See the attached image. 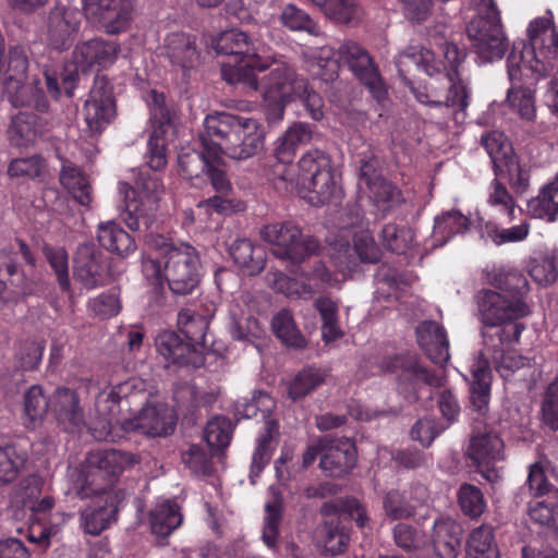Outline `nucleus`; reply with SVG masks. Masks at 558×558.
<instances>
[{
  "label": "nucleus",
  "instance_id": "nucleus-10",
  "mask_svg": "<svg viewBox=\"0 0 558 558\" xmlns=\"http://www.w3.org/2000/svg\"><path fill=\"white\" fill-rule=\"evenodd\" d=\"M259 236L274 246L275 256L293 264L302 263L319 248L317 240L303 234L292 221L268 223L260 228Z\"/></svg>",
  "mask_w": 558,
  "mask_h": 558
},
{
  "label": "nucleus",
  "instance_id": "nucleus-20",
  "mask_svg": "<svg viewBox=\"0 0 558 558\" xmlns=\"http://www.w3.org/2000/svg\"><path fill=\"white\" fill-rule=\"evenodd\" d=\"M155 345L168 364L193 367H199L203 364V356L194 344L183 341L174 331H160L156 337Z\"/></svg>",
  "mask_w": 558,
  "mask_h": 558
},
{
  "label": "nucleus",
  "instance_id": "nucleus-35",
  "mask_svg": "<svg viewBox=\"0 0 558 558\" xmlns=\"http://www.w3.org/2000/svg\"><path fill=\"white\" fill-rule=\"evenodd\" d=\"M169 60L183 69L192 68L198 59L194 39L184 33H173L165 39Z\"/></svg>",
  "mask_w": 558,
  "mask_h": 558
},
{
  "label": "nucleus",
  "instance_id": "nucleus-33",
  "mask_svg": "<svg viewBox=\"0 0 558 558\" xmlns=\"http://www.w3.org/2000/svg\"><path fill=\"white\" fill-rule=\"evenodd\" d=\"M471 402L478 411L484 412L488 407L492 373L488 359L480 353L471 366Z\"/></svg>",
  "mask_w": 558,
  "mask_h": 558
},
{
  "label": "nucleus",
  "instance_id": "nucleus-27",
  "mask_svg": "<svg viewBox=\"0 0 558 558\" xmlns=\"http://www.w3.org/2000/svg\"><path fill=\"white\" fill-rule=\"evenodd\" d=\"M26 107L34 109L35 112H19L12 118L8 130L9 140L14 146H27L37 135L44 134L49 123L48 118L44 116L48 114L49 109L46 112H39L33 106Z\"/></svg>",
  "mask_w": 558,
  "mask_h": 558
},
{
  "label": "nucleus",
  "instance_id": "nucleus-54",
  "mask_svg": "<svg viewBox=\"0 0 558 558\" xmlns=\"http://www.w3.org/2000/svg\"><path fill=\"white\" fill-rule=\"evenodd\" d=\"M203 148V151L192 150L179 155V169L184 178L190 180L193 178H198L202 173L206 172L211 160L217 159L207 153L204 145Z\"/></svg>",
  "mask_w": 558,
  "mask_h": 558
},
{
  "label": "nucleus",
  "instance_id": "nucleus-51",
  "mask_svg": "<svg viewBox=\"0 0 558 558\" xmlns=\"http://www.w3.org/2000/svg\"><path fill=\"white\" fill-rule=\"evenodd\" d=\"M280 22L293 32H306L312 36H320L322 31L316 22L303 10L294 4L286 5L280 13Z\"/></svg>",
  "mask_w": 558,
  "mask_h": 558
},
{
  "label": "nucleus",
  "instance_id": "nucleus-9",
  "mask_svg": "<svg viewBox=\"0 0 558 558\" xmlns=\"http://www.w3.org/2000/svg\"><path fill=\"white\" fill-rule=\"evenodd\" d=\"M551 22L545 17H538L532 21L527 28L531 46H513L507 58V69L509 80L521 81L524 77H533L535 74H542L545 70L544 64L535 57V48L539 44L548 40L546 48L558 56V35L550 29Z\"/></svg>",
  "mask_w": 558,
  "mask_h": 558
},
{
  "label": "nucleus",
  "instance_id": "nucleus-42",
  "mask_svg": "<svg viewBox=\"0 0 558 558\" xmlns=\"http://www.w3.org/2000/svg\"><path fill=\"white\" fill-rule=\"evenodd\" d=\"M310 71L319 80L328 83L333 82L339 74L340 60L335 51L330 47H322L311 54Z\"/></svg>",
  "mask_w": 558,
  "mask_h": 558
},
{
  "label": "nucleus",
  "instance_id": "nucleus-61",
  "mask_svg": "<svg viewBox=\"0 0 558 558\" xmlns=\"http://www.w3.org/2000/svg\"><path fill=\"white\" fill-rule=\"evenodd\" d=\"M487 204L501 214L514 217L515 202L504 183L495 178L488 189Z\"/></svg>",
  "mask_w": 558,
  "mask_h": 558
},
{
  "label": "nucleus",
  "instance_id": "nucleus-13",
  "mask_svg": "<svg viewBox=\"0 0 558 558\" xmlns=\"http://www.w3.org/2000/svg\"><path fill=\"white\" fill-rule=\"evenodd\" d=\"M340 62L348 64L349 69L369 89L373 97L381 102L387 90L374 66L367 51L354 41L341 44L337 50Z\"/></svg>",
  "mask_w": 558,
  "mask_h": 558
},
{
  "label": "nucleus",
  "instance_id": "nucleus-11",
  "mask_svg": "<svg viewBox=\"0 0 558 558\" xmlns=\"http://www.w3.org/2000/svg\"><path fill=\"white\" fill-rule=\"evenodd\" d=\"M381 368L385 372L398 373V389L410 401L417 399V389L421 384L430 387L444 385V377L422 366L416 354L408 353L388 359L381 363Z\"/></svg>",
  "mask_w": 558,
  "mask_h": 558
},
{
  "label": "nucleus",
  "instance_id": "nucleus-40",
  "mask_svg": "<svg viewBox=\"0 0 558 558\" xmlns=\"http://www.w3.org/2000/svg\"><path fill=\"white\" fill-rule=\"evenodd\" d=\"M466 556L468 558H500L490 525L482 524L472 530L466 541Z\"/></svg>",
  "mask_w": 558,
  "mask_h": 558
},
{
  "label": "nucleus",
  "instance_id": "nucleus-19",
  "mask_svg": "<svg viewBox=\"0 0 558 558\" xmlns=\"http://www.w3.org/2000/svg\"><path fill=\"white\" fill-rule=\"evenodd\" d=\"M260 89L264 99L291 100L295 94L304 93L305 80L298 76L294 69L287 63H277L258 83L255 92Z\"/></svg>",
  "mask_w": 558,
  "mask_h": 558
},
{
  "label": "nucleus",
  "instance_id": "nucleus-22",
  "mask_svg": "<svg viewBox=\"0 0 558 558\" xmlns=\"http://www.w3.org/2000/svg\"><path fill=\"white\" fill-rule=\"evenodd\" d=\"M114 484V480L98 468L92 466L86 458L73 481L72 488L82 499L104 497V500H117V495L112 490Z\"/></svg>",
  "mask_w": 558,
  "mask_h": 558
},
{
  "label": "nucleus",
  "instance_id": "nucleus-39",
  "mask_svg": "<svg viewBox=\"0 0 558 558\" xmlns=\"http://www.w3.org/2000/svg\"><path fill=\"white\" fill-rule=\"evenodd\" d=\"M269 498L265 504V520L263 527V541L268 548L277 545L279 525L282 515V496L275 487L268 489Z\"/></svg>",
  "mask_w": 558,
  "mask_h": 558
},
{
  "label": "nucleus",
  "instance_id": "nucleus-21",
  "mask_svg": "<svg viewBox=\"0 0 558 558\" xmlns=\"http://www.w3.org/2000/svg\"><path fill=\"white\" fill-rule=\"evenodd\" d=\"M356 463L354 442L348 438L329 439L320 458L319 468L328 476H342L350 472Z\"/></svg>",
  "mask_w": 558,
  "mask_h": 558
},
{
  "label": "nucleus",
  "instance_id": "nucleus-36",
  "mask_svg": "<svg viewBox=\"0 0 558 558\" xmlns=\"http://www.w3.org/2000/svg\"><path fill=\"white\" fill-rule=\"evenodd\" d=\"M117 500H104V504L98 506H88L82 513V525L86 533L98 535L106 530L117 519Z\"/></svg>",
  "mask_w": 558,
  "mask_h": 558
},
{
  "label": "nucleus",
  "instance_id": "nucleus-4",
  "mask_svg": "<svg viewBox=\"0 0 558 558\" xmlns=\"http://www.w3.org/2000/svg\"><path fill=\"white\" fill-rule=\"evenodd\" d=\"M274 184L277 189L296 193L315 206L329 203L338 193L330 159L319 149L306 151L296 165L277 168Z\"/></svg>",
  "mask_w": 558,
  "mask_h": 558
},
{
  "label": "nucleus",
  "instance_id": "nucleus-29",
  "mask_svg": "<svg viewBox=\"0 0 558 558\" xmlns=\"http://www.w3.org/2000/svg\"><path fill=\"white\" fill-rule=\"evenodd\" d=\"M279 436V424L276 420H268L264 425V432L256 439L255 449L250 465V482L256 483V478L268 465Z\"/></svg>",
  "mask_w": 558,
  "mask_h": 558
},
{
  "label": "nucleus",
  "instance_id": "nucleus-38",
  "mask_svg": "<svg viewBox=\"0 0 558 558\" xmlns=\"http://www.w3.org/2000/svg\"><path fill=\"white\" fill-rule=\"evenodd\" d=\"M86 458L92 466L98 468L116 482L125 468L134 462L131 453L116 449L93 451Z\"/></svg>",
  "mask_w": 558,
  "mask_h": 558
},
{
  "label": "nucleus",
  "instance_id": "nucleus-57",
  "mask_svg": "<svg viewBox=\"0 0 558 558\" xmlns=\"http://www.w3.org/2000/svg\"><path fill=\"white\" fill-rule=\"evenodd\" d=\"M323 13L330 20L348 24L361 15V9L354 0H327Z\"/></svg>",
  "mask_w": 558,
  "mask_h": 558
},
{
  "label": "nucleus",
  "instance_id": "nucleus-30",
  "mask_svg": "<svg viewBox=\"0 0 558 558\" xmlns=\"http://www.w3.org/2000/svg\"><path fill=\"white\" fill-rule=\"evenodd\" d=\"M233 262L246 276H255L263 271L266 254L260 246L254 245L247 239H236L229 248Z\"/></svg>",
  "mask_w": 558,
  "mask_h": 558
},
{
  "label": "nucleus",
  "instance_id": "nucleus-56",
  "mask_svg": "<svg viewBox=\"0 0 558 558\" xmlns=\"http://www.w3.org/2000/svg\"><path fill=\"white\" fill-rule=\"evenodd\" d=\"M496 178L508 182L517 191H524L529 184L527 175L522 171L515 156H510L495 169Z\"/></svg>",
  "mask_w": 558,
  "mask_h": 558
},
{
  "label": "nucleus",
  "instance_id": "nucleus-7",
  "mask_svg": "<svg viewBox=\"0 0 558 558\" xmlns=\"http://www.w3.org/2000/svg\"><path fill=\"white\" fill-rule=\"evenodd\" d=\"M477 15L469 23L466 33L477 56L485 62L504 57L508 41L499 11L493 0H470Z\"/></svg>",
  "mask_w": 558,
  "mask_h": 558
},
{
  "label": "nucleus",
  "instance_id": "nucleus-50",
  "mask_svg": "<svg viewBox=\"0 0 558 558\" xmlns=\"http://www.w3.org/2000/svg\"><path fill=\"white\" fill-rule=\"evenodd\" d=\"M178 326L192 344H204L208 320L205 316L190 308H183L178 314Z\"/></svg>",
  "mask_w": 558,
  "mask_h": 558
},
{
  "label": "nucleus",
  "instance_id": "nucleus-58",
  "mask_svg": "<svg viewBox=\"0 0 558 558\" xmlns=\"http://www.w3.org/2000/svg\"><path fill=\"white\" fill-rule=\"evenodd\" d=\"M458 501L463 513L471 518H478L486 508L481 489L471 484H463L459 488Z\"/></svg>",
  "mask_w": 558,
  "mask_h": 558
},
{
  "label": "nucleus",
  "instance_id": "nucleus-49",
  "mask_svg": "<svg viewBox=\"0 0 558 558\" xmlns=\"http://www.w3.org/2000/svg\"><path fill=\"white\" fill-rule=\"evenodd\" d=\"M61 184L72 193L73 197L83 206H89L92 203L90 185L87 178L78 168L64 165L60 173Z\"/></svg>",
  "mask_w": 558,
  "mask_h": 558
},
{
  "label": "nucleus",
  "instance_id": "nucleus-62",
  "mask_svg": "<svg viewBox=\"0 0 558 558\" xmlns=\"http://www.w3.org/2000/svg\"><path fill=\"white\" fill-rule=\"evenodd\" d=\"M46 259L54 271L63 291L70 290L69 256L63 247H45Z\"/></svg>",
  "mask_w": 558,
  "mask_h": 558
},
{
  "label": "nucleus",
  "instance_id": "nucleus-41",
  "mask_svg": "<svg viewBox=\"0 0 558 558\" xmlns=\"http://www.w3.org/2000/svg\"><path fill=\"white\" fill-rule=\"evenodd\" d=\"M539 75L541 74H535L533 77H524L521 82L529 80L536 81ZM511 83L512 86L508 89L506 101L521 119L532 121L536 116L534 93L530 88L514 85L515 83H520V81H511Z\"/></svg>",
  "mask_w": 558,
  "mask_h": 558
},
{
  "label": "nucleus",
  "instance_id": "nucleus-17",
  "mask_svg": "<svg viewBox=\"0 0 558 558\" xmlns=\"http://www.w3.org/2000/svg\"><path fill=\"white\" fill-rule=\"evenodd\" d=\"M381 251L368 230H361L353 235V246L343 244L335 258V266L345 277L361 263L375 264L379 262Z\"/></svg>",
  "mask_w": 558,
  "mask_h": 558
},
{
  "label": "nucleus",
  "instance_id": "nucleus-59",
  "mask_svg": "<svg viewBox=\"0 0 558 558\" xmlns=\"http://www.w3.org/2000/svg\"><path fill=\"white\" fill-rule=\"evenodd\" d=\"M367 189L371 199L381 210H387L401 201L398 187L383 178L369 184Z\"/></svg>",
  "mask_w": 558,
  "mask_h": 558
},
{
  "label": "nucleus",
  "instance_id": "nucleus-53",
  "mask_svg": "<svg viewBox=\"0 0 558 558\" xmlns=\"http://www.w3.org/2000/svg\"><path fill=\"white\" fill-rule=\"evenodd\" d=\"M414 233L407 226L387 223L381 230L383 244L391 252L405 253L412 245Z\"/></svg>",
  "mask_w": 558,
  "mask_h": 558
},
{
  "label": "nucleus",
  "instance_id": "nucleus-64",
  "mask_svg": "<svg viewBox=\"0 0 558 558\" xmlns=\"http://www.w3.org/2000/svg\"><path fill=\"white\" fill-rule=\"evenodd\" d=\"M543 422L553 430H558V375L549 383L542 400Z\"/></svg>",
  "mask_w": 558,
  "mask_h": 558
},
{
  "label": "nucleus",
  "instance_id": "nucleus-46",
  "mask_svg": "<svg viewBox=\"0 0 558 558\" xmlns=\"http://www.w3.org/2000/svg\"><path fill=\"white\" fill-rule=\"evenodd\" d=\"M489 282L498 292H501L509 298H520L527 293L529 283L526 278L518 270L514 269H495L489 278Z\"/></svg>",
  "mask_w": 558,
  "mask_h": 558
},
{
  "label": "nucleus",
  "instance_id": "nucleus-14",
  "mask_svg": "<svg viewBox=\"0 0 558 558\" xmlns=\"http://www.w3.org/2000/svg\"><path fill=\"white\" fill-rule=\"evenodd\" d=\"M83 4L86 16L99 23L108 34L126 31L133 20L132 0H83Z\"/></svg>",
  "mask_w": 558,
  "mask_h": 558
},
{
  "label": "nucleus",
  "instance_id": "nucleus-15",
  "mask_svg": "<svg viewBox=\"0 0 558 558\" xmlns=\"http://www.w3.org/2000/svg\"><path fill=\"white\" fill-rule=\"evenodd\" d=\"M82 13L78 9L58 3L49 12L46 40L56 50H68L80 29Z\"/></svg>",
  "mask_w": 558,
  "mask_h": 558
},
{
  "label": "nucleus",
  "instance_id": "nucleus-37",
  "mask_svg": "<svg viewBox=\"0 0 558 558\" xmlns=\"http://www.w3.org/2000/svg\"><path fill=\"white\" fill-rule=\"evenodd\" d=\"M328 371L308 366L302 368L289 383L287 388L288 397L292 401L303 399L315 389L324 385L328 377Z\"/></svg>",
  "mask_w": 558,
  "mask_h": 558
},
{
  "label": "nucleus",
  "instance_id": "nucleus-6",
  "mask_svg": "<svg viewBox=\"0 0 558 558\" xmlns=\"http://www.w3.org/2000/svg\"><path fill=\"white\" fill-rule=\"evenodd\" d=\"M175 424L177 416L172 408L166 403L157 402L146 404L137 415L122 422L116 420L112 415L109 418H101L92 427V433L95 439L99 441H113L117 436L113 429L117 425H120L125 432L140 430L146 436L166 437L174 430Z\"/></svg>",
  "mask_w": 558,
  "mask_h": 558
},
{
  "label": "nucleus",
  "instance_id": "nucleus-5",
  "mask_svg": "<svg viewBox=\"0 0 558 558\" xmlns=\"http://www.w3.org/2000/svg\"><path fill=\"white\" fill-rule=\"evenodd\" d=\"M214 48L218 53L235 58L234 65H222V77L230 84H243L251 90L258 87L255 71H265L276 63L275 58L257 47L245 32L235 28L222 32L214 40Z\"/></svg>",
  "mask_w": 558,
  "mask_h": 558
},
{
  "label": "nucleus",
  "instance_id": "nucleus-31",
  "mask_svg": "<svg viewBox=\"0 0 558 558\" xmlns=\"http://www.w3.org/2000/svg\"><path fill=\"white\" fill-rule=\"evenodd\" d=\"M97 239L104 248L122 257L130 255L136 250L134 239L113 220L99 223Z\"/></svg>",
  "mask_w": 558,
  "mask_h": 558
},
{
  "label": "nucleus",
  "instance_id": "nucleus-12",
  "mask_svg": "<svg viewBox=\"0 0 558 558\" xmlns=\"http://www.w3.org/2000/svg\"><path fill=\"white\" fill-rule=\"evenodd\" d=\"M117 113L112 86L105 76H96L84 105V119L92 134L102 132Z\"/></svg>",
  "mask_w": 558,
  "mask_h": 558
},
{
  "label": "nucleus",
  "instance_id": "nucleus-26",
  "mask_svg": "<svg viewBox=\"0 0 558 558\" xmlns=\"http://www.w3.org/2000/svg\"><path fill=\"white\" fill-rule=\"evenodd\" d=\"M32 291L31 280L8 250L0 251V300L11 301Z\"/></svg>",
  "mask_w": 558,
  "mask_h": 558
},
{
  "label": "nucleus",
  "instance_id": "nucleus-47",
  "mask_svg": "<svg viewBox=\"0 0 558 558\" xmlns=\"http://www.w3.org/2000/svg\"><path fill=\"white\" fill-rule=\"evenodd\" d=\"M271 328L277 338L286 345L295 349L306 345V340L298 329L289 310L283 308L272 317Z\"/></svg>",
  "mask_w": 558,
  "mask_h": 558
},
{
  "label": "nucleus",
  "instance_id": "nucleus-3",
  "mask_svg": "<svg viewBox=\"0 0 558 558\" xmlns=\"http://www.w3.org/2000/svg\"><path fill=\"white\" fill-rule=\"evenodd\" d=\"M476 316L482 324L483 345L498 352L505 343H518L524 325L510 323L530 314L529 305L520 298L492 289H482L474 296Z\"/></svg>",
  "mask_w": 558,
  "mask_h": 558
},
{
  "label": "nucleus",
  "instance_id": "nucleus-34",
  "mask_svg": "<svg viewBox=\"0 0 558 558\" xmlns=\"http://www.w3.org/2000/svg\"><path fill=\"white\" fill-rule=\"evenodd\" d=\"M183 517L175 501L165 499L157 501L150 512V526L154 534L169 536L182 523Z\"/></svg>",
  "mask_w": 558,
  "mask_h": 558
},
{
  "label": "nucleus",
  "instance_id": "nucleus-2",
  "mask_svg": "<svg viewBox=\"0 0 558 558\" xmlns=\"http://www.w3.org/2000/svg\"><path fill=\"white\" fill-rule=\"evenodd\" d=\"M151 245L156 252L142 262L146 279L156 284L165 279L178 295L192 293L199 282L201 262L196 250L186 243L173 246L163 236L154 238Z\"/></svg>",
  "mask_w": 558,
  "mask_h": 558
},
{
  "label": "nucleus",
  "instance_id": "nucleus-48",
  "mask_svg": "<svg viewBox=\"0 0 558 558\" xmlns=\"http://www.w3.org/2000/svg\"><path fill=\"white\" fill-rule=\"evenodd\" d=\"M398 62L404 66L414 64L429 76L440 74L442 69L446 70L444 63L436 59L434 51L423 47H410L404 50L399 54Z\"/></svg>",
  "mask_w": 558,
  "mask_h": 558
},
{
  "label": "nucleus",
  "instance_id": "nucleus-55",
  "mask_svg": "<svg viewBox=\"0 0 558 558\" xmlns=\"http://www.w3.org/2000/svg\"><path fill=\"white\" fill-rule=\"evenodd\" d=\"M204 439L211 449L223 450L231 440V425L225 417H214L204 429Z\"/></svg>",
  "mask_w": 558,
  "mask_h": 558
},
{
  "label": "nucleus",
  "instance_id": "nucleus-28",
  "mask_svg": "<svg viewBox=\"0 0 558 558\" xmlns=\"http://www.w3.org/2000/svg\"><path fill=\"white\" fill-rule=\"evenodd\" d=\"M417 342L426 355L435 364L448 362L449 341L442 326L435 322H423L416 328Z\"/></svg>",
  "mask_w": 558,
  "mask_h": 558
},
{
  "label": "nucleus",
  "instance_id": "nucleus-60",
  "mask_svg": "<svg viewBox=\"0 0 558 558\" xmlns=\"http://www.w3.org/2000/svg\"><path fill=\"white\" fill-rule=\"evenodd\" d=\"M512 343H505L499 348L498 352H494L492 349H487L484 347V350L481 353H490L494 361L497 364L498 373L504 377L508 378L515 371L524 367L527 364V359L522 355L517 354L515 352H507L505 353V348L511 345Z\"/></svg>",
  "mask_w": 558,
  "mask_h": 558
},
{
  "label": "nucleus",
  "instance_id": "nucleus-52",
  "mask_svg": "<svg viewBox=\"0 0 558 558\" xmlns=\"http://www.w3.org/2000/svg\"><path fill=\"white\" fill-rule=\"evenodd\" d=\"M315 307L323 319V339L325 341H332L339 338L341 330L338 325V307L336 303L329 298L320 296L315 300Z\"/></svg>",
  "mask_w": 558,
  "mask_h": 558
},
{
  "label": "nucleus",
  "instance_id": "nucleus-32",
  "mask_svg": "<svg viewBox=\"0 0 558 558\" xmlns=\"http://www.w3.org/2000/svg\"><path fill=\"white\" fill-rule=\"evenodd\" d=\"M462 529L452 520L434 524V550L439 558H457L461 548Z\"/></svg>",
  "mask_w": 558,
  "mask_h": 558
},
{
  "label": "nucleus",
  "instance_id": "nucleus-1",
  "mask_svg": "<svg viewBox=\"0 0 558 558\" xmlns=\"http://www.w3.org/2000/svg\"><path fill=\"white\" fill-rule=\"evenodd\" d=\"M202 145L215 158L247 159L264 147V131L257 120L228 112H214L204 120Z\"/></svg>",
  "mask_w": 558,
  "mask_h": 558
},
{
  "label": "nucleus",
  "instance_id": "nucleus-24",
  "mask_svg": "<svg viewBox=\"0 0 558 558\" xmlns=\"http://www.w3.org/2000/svg\"><path fill=\"white\" fill-rule=\"evenodd\" d=\"M74 278L86 289H94L105 282L104 254L92 244L77 247L74 258Z\"/></svg>",
  "mask_w": 558,
  "mask_h": 558
},
{
  "label": "nucleus",
  "instance_id": "nucleus-45",
  "mask_svg": "<svg viewBox=\"0 0 558 558\" xmlns=\"http://www.w3.org/2000/svg\"><path fill=\"white\" fill-rule=\"evenodd\" d=\"M470 227V219L458 210L444 213L435 218L433 236L444 245L453 235L465 232Z\"/></svg>",
  "mask_w": 558,
  "mask_h": 558
},
{
  "label": "nucleus",
  "instance_id": "nucleus-8",
  "mask_svg": "<svg viewBox=\"0 0 558 558\" xmlns=\"http://www.w3.org/2000/svg\"><path fill=\"white\" fill-rule=\"evenodd\" d=\"M119 189L124 197L123 219L126 226L133 231L143 226L148 228L165 195V186L159 177L142 172L134 187L122 182Z\"/></svg>",
  "mask_w": 558,
  "mask_h": 558
},
{
  "label": "nucleus",
  "instance_id": "nucleus-16",
  "mask_svg": "<svg viewBox=\"0 0 558 558\" xmlns=\"http://www.w3.org/2000/svg\"><path fill=\"white\" fill-rule=\"evenodd\" d=\"M466 456L487 482L495 483L499 480L495 464L504 459V442L497 435L489 433L473 436Z\"/></svg>",
  "mask_w": 558,
  "mask_h": 558
},
{
  "label": "nucleus",
  "instance_id": "nucleus-18",
  "mask_svg": "<svg viewBox=\"0 0 558 558\" xmlns=\"http://www.w3.org/2000/svg\"><path fill=\"white\" fill-rule=\"evenodd\" d=\"M430 40L438 46L439 50L444 53V57L451 69V72H447L444 77L448 82V94L446 95L447 107H458L459 110H463L469 106V95L466 86L458 77V68L465 58L464 50H460L459 47L451 41L442 40L441 37L436 35L430 36Z\"/></svg>",
  "mask_w": 558,
  "mask_h": 558
},
{
  "label": "nucleus",
  "instance_id": "nucleus-43",
  "mask_svg": "<svg viewBox=\"0 0 558 558\" xmlns=\"http://www.w3.org/2000/svg\"><path fill=\"white\" fill-rule=\"evenodd\" d=\"M50 409V398H48L41 386H32L24 396L25 426L34 428L45 418Z\"/></svg>",
  "mask_w": 558,
  "mask_h": 558
},
{
  "label": "nucleus",
  "instance_id": "nucleus-44",
  "mask_svg": "<svg viewBox=\"0 0 558 558\" xmlns=\"http://www.w3.org/2000/svg\"><path fill=\"white\" fill-rule=\"evenodd\" d=\"M275 409L274 399L264 391H255L251 399L244 398L236 401L234 405V414L238 420L257 417L258 413L265 423L270 418V414Z\"/></svg>",
  "mask_w": 558,
  "mask_h": 558
},
{
  "label": "nucleus",
  "instance_id": "nucleus-25",
  "mask_svg": "<svg viewBox=\"0 0 558 558\" xmlns=\"http://www.w3.org/2000/svg\"><path fill=\"white\" fill-rule=\"evenodd\" d=\"M120 45L113 40L90 39L77 45L73 51L74 61L83 71L93 66L111 65L120 52Z\"/></svg>",
  "mask_w": 558,
  "mask_h": 558
},
{
  "label": "nucleus",
  "instance_id": "nucleus-23",
  "mask_svg": "<svg viewBox=\"0 0 558 558\" xmlns=\"http://www.w3.org/2000/svg\"><path fill=\"white\" fill-rule=\"evenodd\" d=\"M50 410L65 432L74 433L85 425L84 411L80 405L78 395L72 389L57 388L50 398Z\"/></svg>",
  "mask_w": 558,
  "mask_h": 558
},
{
  "label": "nucleus",
  "instance_id": "nucleus-63",
  "mask_svg": "<svg viewBox=\"0 0 558 558\" xmlns=\"http://www.w3.org/2000/svg\"><path fill=\"white\" fill-rule=\"evenodd\" d=\"M481 143L489 155L494 170L501 165L506 158L513 156L510 151L509 144L501 132L493 131L482 136Z\"/></svg>",
  "mask_w": 558,
  "mask_h": 558
}]
</instances>
